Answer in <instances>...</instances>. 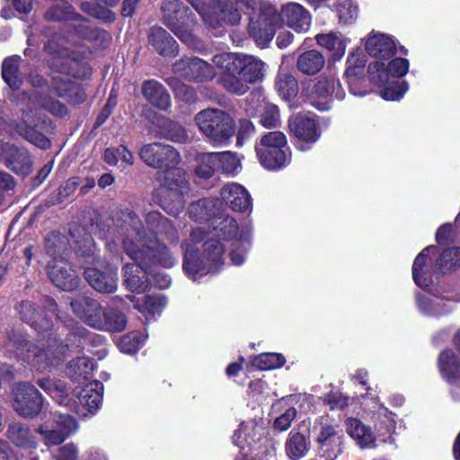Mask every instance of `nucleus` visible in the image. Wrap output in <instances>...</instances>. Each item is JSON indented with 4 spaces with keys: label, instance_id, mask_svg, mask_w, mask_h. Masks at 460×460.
<instances>
[{
    "label": "nucleus",
    "instance_id": "1",
    "mask_svg": "<svg viewBox=\"0 0 460 460\" xmlns=\"http://www.w3.org/2000/svg\"><path fill=\"white\" fill-rule=\"evenodd\" d=\"M138 155L148 167L163 171L160 190L166 193L172 201L167 202L164 199L160 205L167 214L177 217L184 209L183 198L190 190L186 172L179 167L181 161L180 152L171 145L153 142L143 145Z\"/></svg>",
    "mask_w": 460,
    "mask_h": 460
},
{
    "label": "nucleus",
    "instance_id": "2",
    "mask_svg": "<svg viewBox=\"0 0 460 460\" xmlns=\"http://www.w3.org/2000/svg\"><path fill=\"white\" fill-rule=\"evenodd\" d=\"M214 64L222 69L217 83L228 93L242 96L250 84L264 77L265 63L251 55L222 53L213 58Z\"/></svg>",
    "mask_w": 460,
    "mask_h": 460
},
{
    "label": "nucleus",
    "instance_id": "3",
    "mask_svg": "<svg viewBox=\"0 0 460 460\" xmlns=\"http://www.w3.org/2000/svg\"><path fill=\"white\" fill-rule=\"evenodd\" d=\"M123 250L146 273H153L157 268L172 269L178 262L171 246L159 239L157 233L142 231L137 243L132 238H126Z\"/></svg>",
    "mask_w": 460,
    "mask_h": 460
},
{
    "label": "nucleus",
    "instance_id": "4",
    "mask_svg": "<svg viewBox=\"0 0 460 460\" xmlns=\"http://www.w3.org/2000/svg\"><path fill=\"white\" fill-rule=\"evenodd\" d=\"M6 348L16 361L40 372L62 362L59 353L31 338L27 332L11 329L6 332Z\"/></svg>",
    "mask_w": 460,
    "mask_h": 460
},
{
    "label": "nucleus",
    "instance_id": "5",
    "mask_svg": "<svg viewBox=\"0 0 460 460\" xmlns=\"http://www.w3.org/2000/svg\"><path fill=\"white\" fill-rule=\"evenodd\" d=\"M199 131L213 146H228L236 132L234 118L221 109H205L195 115Z\"/></svg>",
    "mask_w": 460,
    "mask_h": 460
},
{
    "label": "nucleus",
    "instance_id": "6",
    "mask_svg": "<svg viewBox=\"0 0 460 460\" xmlns=\"http://www.w3.org/2000/svg\"><path fill=\"white\" fill-rule=\"evenodd\" d=\"M255 150L261 166L270 171L281 170L291 162V150L286 135L281 131L263 135Z\"/></svg>",
    "mask_w": 460,
    "mask_h": 460
},
{
    "label": "nucleus",
    "instance_id": "7",
    "mask_svg": "<svg viewBox=\"0 0 460 460\" xmlns=\"http://www.w3.org/2000/svg\"><path fill=\"white\" fill-rule=\"evenodd\" d=\"M57 238L58 236L52 234L51 235L48 234L45 240L47 252L53 255V258L47 263L46 272L54 286L64 291L71 292L79 287L81 279L67 260L55 256L58 252V249L52 239Z\"/></svg>",
    "mask_w": 460,
    "mask_h": 460
},
{
    "label": "nucleus",
    "instance_id": "8",
    "mask_svg": "<svg viewBox=\"0 0 460 460\" xmlns=\"http://www.w3.org/2000/svg\"><path fill=\"white\" fill-rule=\"evenodd\" d=\"M317 455L324 460H335L344 450L345 436L341 429L323 420L314 421L309 429Z\"/></svg>",
    "mask_w": 460,
    "mask_h": 460
},
{
    "label": "nucleus",
    "instance_id": "9",
    "mask_svg": "<svg viewBox=\"0 0 460 460\" xmlns=\"http://www.w3.org/2000/svg\"><path fill=\"white\" fill-rule=\"evenodd\" d=\"M281 27V17L278 9L272 4L263 5L256 19L250 18L248 34L255 44L264 49L274 38L276 31Z\"/></svg>",
    "mask_w": 460,
    "mask_h": 460
},
{
    "label": "nucleus",
    "instance_id": "10",
    "mask_svg": "<svg viewBox=\"0 0 460 460\" xmlns=\"http://www.w3.org/2000/svg\"><path fill=\"white\" fill-rule=\"evenodd\" d=\"M289 134L295 138V147L302 152L311 150L322 136L318 121L305 114L298 113L288 119Z\"/></svg>",
    "mask_w": 460,
    "mask_h": 460
},
{
    "label": "nucleus",
    "instance_id": "11",
    "mask_svg": "<svg viewBox=\"0 0 460 460\" xmlns=\"http://www.w3.org/2000/svg\"><path fill=\"white\" fill-rule=\"evenodd\" d=\"M13 408L25 419H34L44 407L41 393L29 382H18L13 388Z\"/></svg>",
    "mask_w": 460,
    "mask_h": 460
},
{
    "label": "nucleus",
    "instance_id": "12",
    "mask_svg": "<svg viewBox=\"0 0 460 460\" xmlns=\"http://www.w3.org/2000/svg\"><path fill=\"white\" fill-rule=\"evenodd\" d=\"M437 367L441 379L450 387L452 399L460 402V356L453 349L447 348L438 355Z\"/></svg>",
    "mask_w": 460,
    "mask_h": 460
},
{
    "label": "nucleus",
    "instance_id": "13",
    "mask_svg": "<svg viewBox=\"0 0 460 460\" xmlns=\"http://www.w3.org/2000/svg\"><path fill=\"white\" fill-rule=\"evenodd\" d=\"M172 68L181 77L193 83L208 82L216 75L213 66L197 57L184 56L172 65Z\"/></svg>",
    "mask_w": 460,
    "mask_h": 460
},
{
    "label": "nucleus",
    "instance_id": "14",
    "mask_svg": "<svg viewBox=\"0 0 460 460\" xmlns=\"http://www.w3.org/2000/svg\"><path fill=\"white\" fill-rule=\"evenodd\" d=\"M162 22L172 32L177 34L192 22L194 15L181 0H163L161 4Z\"/></svg>",
    "mask_w": 460,
    "mask_h": 460
},
{
    "label": "nucleus",
    "instance_id": "15",
    "mask_svg": "<svg viewBox=\"0 0 460 460\" xmlns=\"http://www.w3.org/2000/svg\"><path fill=\"white\" fill-rule=\"evenodd\" d=\"M15 310L22 322L28 324L38 334H48L52 330V319L36 303L31 300H22L16 305Z\"/></svg>",
    "mask_w": 460,
    "mask_h": 460
},
{
    "label": "nucleus",
    "instance_id": "16",
    "mask_svg": "<svg viewBox=\"0 0 460 460\" xmlns=\"http://www.w3.org/2000/svg\"><path fill=\"white\" fill-rule=\"evenodd\" d=\"M50 69L75 79H89L93 69L84 57L79 53H72L66 57L53 58L49 61Z\"/></svg>",
    "mask_w": 460,
    "mask_h": 460
},
{
    "label": "nucleus",
    "instance_id": "17",
    "mask_svg": "<svg viewBox=\"0 0 460 460\" xmlns=\"http://www.w3.org/2000/svg\"><path fill=\"white\" fill-rule=\"evenodd\" d=\"M70 305L78 318L89 327L98 331L102 323V314L104 311V306L96 299L86 296L73 299L70 302Z\"/></svg>",
    "mask_w": 460,
    "mask_h": 460
},
{
    "label": "nucleus",
    "instance_id": "18",
    "mask_svg": "<svg viewBox=\"0 0 460 460\" xmlns=\"http://www.w3.org/2000/svg\"><path fill=\"white\" fill-rule=\"evenodd\" d=\"M84 277L87 283L99 293L111 294L117 290L118 272L116 269L87 267L84 269Z\"/></svg>",
    "mask_w": 460,
    "mask_h": 460
},
{
    "label": "nucleus",
    "instance_id": "19",
    "mask_svg": "<svg viewBox=\"0 0 460 460\" xmlns=\"http://www.w3.org/2000/svg\"><path fill=\"white\" fill-rule=\"evenodd\" d=\"M147 41L152 49L164 58H173L179 54L177 41L163 27H151L147 34Z\"/></svg>",
    "mask_w": 460,
    "mask_h": 460
},
{
    "label": "nucleus",
    "instance_id": "20",
    "mask_svg": "<svg viewBox=\"0 0 460 460\" xmlns=\"http://www.w3.org/2000/svg\"><path fill=\"white\" fill-rule=\"evenodd\" d=\"M222 200L233 211L251 212L252 201L248 190L241 184L233 182L225 185L220 191Z\"/></svg>",
    "mask_w": 460,
    "mask_h": 460
},
{
    "label": "nucleus",
    "instance_id": "21",
    "mask_svg": "<svg viewBox=\"0 0 460 460\" xmlns=\"http://www.w3.org/2000/svg\"><path fill=\"white\" fill-rule=\"evenodd\" d=\"M279 15L281 17V25L285 22L296 32H305L310 28L311 14L300 4L289 2L283 4Z\"/></svg>",
    "mask_w": 460,
    "mask_h": 460
},
{
    "label": "nucleus",
    "instance_id": "22",
    "mask_svg": "<svg viewBox=\"0 0 460 460\" xmlns=\"http://www.w3.org/2000/svg\"><path fill=\"white\" fill-rule=\"evenodd\" d=\"M141 93L145 100L155 109L164 112L171 111V95L159 81L155 79L144 80L141 84Z\"/></svg>",
    "mask_w": 460,
    "mask_h": 460
},
{
    "label": "nucleus",
    "instance_id": "23",
    "mask_svg": "<svg viewBox=\"0 0 460 460\" xmlns=\"http://www.w3.org/2000/svg\"><path fill=\"white\" fill-rule=\"evenodd\" d=\"M431 251H438L436 245L425 247L414 259L412 264V279L414 283L420 288H430L433 283L432 277L435 275L434 267H429L430 258L429 253Z\"/></svg>",
    "mask_w": 460,
    "mask_h": 460
},
{
    "label": "nucleus",
    "instance_id": "24",
    "mask_svg": "<svg viewBox=\"0 0 460 460\" xmlns=\"http://www.w3.org/2000/svg\"><path fill=\"white\" fill-rule=\"evenodd\" d=\"M57 424L59 429H46L43 425H40L35 429V431L42 437L44 444L47 447L62 444L77 428L76 420L70 415H60Z\"/></svg>",
    "mask_w": 460,
    "mask_h": 460
},
{
    "label": "nucleus",
    "instance_id": "25",
    "mask_svg": "<svg viewBox=\"0 0 460 460\" xmlns=\"http://www.w3.org/2000/svg\"><path fill=\"white\" fill-rule=\"evenodd\" d=\"M153 132L158 138L174 143H185L188 139L186 129L181 123L165 116H157L152 121Z\"/></svg>",
    "mask_w": 460,
    "mask_h": 460
},
{
    "label": "nucleus",
    "instance_id": "26",
    "mask_svg": "<svg viewBox=\"0 0 460 460\" xmlns=\"http://www.w3.org/2000/svg\"><path fill=\"white\" fill-rule=\"evenodd\" d=\"M5 437L17 448L32 451L38 447L37 438L30 426L20 421L8 424Z\"/></svg>",
    "mask_w": 460,
    "mask_h": 460
},
{
    "label": "nucleus",
    "instance_id": "27",
    "mask_svg": "<svg viewBox=\"0 0 460 460\" xmlns=\"http://www.w3.org/2000/svg\"><path fill=\"white\" fill-rule=\"evenodd\" d=\"M66 340L68 346L78 351H83L102 345L105 341V337L76 323L72 326L66 334Z\"/></svg>",
    "mask_w": 460,
    "mask_h": 460
},
{
    "label": "nucleus",
    "instance_id": "28",
    "mask_svg": "<svg viewBox=\"0 0 460 460\" xmlns=\"http://www.w3.org/2000/svg\"><path fill=\"white\" fill-rule=\"evenodd\" d=\"M113 224L117 232L123 237L122 242L126 238H131L132 234H135L138 241L142 236V231H146L137 214L130 208L121 209L113 219Z\"/></svg>",
    "mask_w": 460,
    "mask_h": 460
},
{
    "label": "nucleus",
    "instance_id": "29",
    "mask_svg": "<svg viewBox=\"0 0 460 460\" xmlns=\"http://www.w3.org/2000/svg\"><path fill=\"white\" fill-rule=\"evenodd\" d=\"M365 50L369 56L385 61L389 60L395 55L396 44L387 34L376 33L367 37Z\"/></svg>",
    "mask_w": 460,
    "mask_h": 460
},
{
    "label": "nucleus",
    "instance_id": "30",
    "mask_svg": "<svg viewBox=\"0 0 460 460\" xmlns=\"http://www.w3.org/2000/svg\"><path fill=\"white\" fill-rule=\"evenodd\" d=\"M22 58L19 55H12L4 58L1 65L3 81L13 92L21 90L25 75L21 70Z\"/></svg>",
    "mask_w": 460,
    "mask_h": 460
},
{
    "label": "nucleus",
    "instance_id": "31",
    "mask_svg": "<svg viewBox=\"0 0 460 460\" xmlns=\"http://www.w3.org/2000/svg\"><path fill=\"white\" fill-rule=\"evenodd\" d=\"M367 61L366 55L360 48H357L353 51L349 52L347 58V67L344 75L348 77L349 91L354 95H364L366 93L355 92L352 85L364 80L363 75Z\"/></svg>",
    "mask_w": 460,
    "mask_h": 460
},
{
    "label": "nucleus",
    "instance_id": "32",
    "mask_svg": "<svg viewBox=\"0 0 460 460\" xmlns=\"http://www.w3.org/2000/svg\"><path fill=\"white\" fill-rule=\"evenodd\" d=\"M122 273L124 285L133 293H145L151 285L150 273L143 271L134 261L126 263L122 268Z\"/></svg>",
    "mask_w": 460,
    "mask_h": 460
},
{
    "label": "nucleus",
    "instance_id": "33",
    "mask_svg": "<svg viewBox=\"0 0 460 460\" xmlns=\"http://www.w3.org/2000/svg\"><path fill=\"white\" fill-rule=\"evenodd\" d=\"M5 166L14 173L29 175L33 169V162L27 149L12 145L7 152Z\"/></svg>",
    "mask_w": 460,
    "mask_h": 460
},
{
    "label": "nucleus",
    "instance_id": "34",
    "mask_svg": "<svg viewBox=\"0 0 460 460\" xmlns=\"http://www.w3.org/2000/svg\"><path fill=\"white\" fill-rule=\"evenodd\" d=\"M44 18L50 22H90L87 17L77 13L72 4L66 1L49 6L45 12Z\"/></svg>",
    "mask_w": 460,
    "mask_h": 460
},
{
    "label": "nucleus",
    "instance_id": "35",
    "mask_svg": "<svg viewBox=\"0 0 460 460\" xmlns=\"http://www.w3.org/2000/svg\"><path fill=\"white\" fill-rule=\"evenodd\" d=\"M312 94L319 99L334 97L341 101L345 97V91L334 76H321L314 84Z\"/></svg>",
    "mask_w": 460,
    "mask_h": 460
},
{
    "label": "nucleus",
    "instance_id": "36",
    "mask_svg": "<svg viewBox=\"0 0 460 460\" xmlns=\"http://www.w3.org/2000/svg\"><path fill=\"white\" fill-rule=\"evenodd\" d=\"M275 89L286 102H293L297 97L299 87L296 78L288 70H279L275 77Z\"/></svg>",
    "mask_w": 460,
    "mask_h": 460
},
{
    "label": "nucleus",
    "instance_id": "37",
    "mask_svg": "<svg viewBox=\"0 0 460 460\" xmlns=\"http://www.w3.org/2000/svg\"><path fill=\"white\" fill-rule=\"evenodd\" d=\"M225 245L216 238H208L203 243V255L207 260L208 271L218 272L224 264Z\"/></svg>",
    "mask_w": 460,
    "mask_h": 460
},
{
    "label": "nucleus",
    "instance_id": "38",
    "mask_svg": "<svg viewBox=\"0 0 460 460\" xmlns=\"http://www.w3.org/2000/svg\"><path fill=\"white\" fill-rule=\"evenodd\" d=\"M325 58L323 54L315 49L302 52L296 59V68L306 75L318 74L323 67Z\"/></svg>",
    "mask_w": 460,
    "mask_h": 460
},
{
    "label": "nucleus",
    "instance_id": "39",
    "mask_svg": "<svg viewBox=\"0 0 460 460\" xmlns=\"http://www.w3.org/2000/svg\"><path fill=\"white\" fill-rule=\"evenodd\" d=\"M460 267V247L446 248L438 256L434 263V273L437 277L445 275Z\"/></svg>",
    "mask_w": 460,
    "mask_h": 460
},
{
    "label": "nucleus",
    "instance_id": "40",
    "mask_svg": "<svg viewBox=\"0 0 460 460\" xmlns=\"http://www.w3.org/2000/svg\"><path fill=\"white\" fill-rule=\"evenodd\" d=\"M80 404L87 409L90 413H95L102 403L103 385L100 381H94L84 387L78 396Z\"/></svg>",
    "mask_w": 460,
    "mask_h": 460
},
{
    "label": "nucleus",
    "instance_id": "41",
    "mask_svg": "<svg viewBox=\"0 0 460 460\" xmlns=\"http://www.w3.org/2000/svg\"><path fill=\"white\" fill-rule=\"evenodd\" d=\"M127 323L128 319L124 313L114 307L105 306L98 331L121 332L126 329Z\"/></svg>",
    "mask_w": 460,
    "mask_h": 460
},
{
    "label": "nucleus",
    "instance_id": "42",
    "mask_svg": "<svg viewBox=\"0 0 460 460\" xmlns=\"http://www.w3.org/2000/svg\"><path fill=\"white\" fill-rule=\"evenodd\" d=\"M218 238L225 241L236 240L241 233L237 221L230 216L217 217L209 224Z\"/></svg>",
    "mask_w": 460,
    "mask_h": 460
},
{
    "label": "nucleus",
    "instance_id": "43",
    "mask_svg": "<svg viewBox=\"0 0 460 460\" xmlns=\"http://www.w3.org/2000/svg\"><path fill=\"white\" fill-rule=\"evenodd\" d=\"M94 370V361L89 357H77L72 359L66 367L68 376L74 382H85L89 380Z\"/></svg>",
    "mask_w": 460,
    "mask_h": 460
},
{
    "label": "nucleus",
    "instance_id": "44",
    "mask_svg": "<svg viewBox=\"0 0 460 460\" xmlns=\"http://www.w3.org/2000/svg\"><path fill=\"white\" fill-rule=\"evenodd\" d=\"M216 201L211 199H200L190 204L188 214L191 220L197 223L213 222L217 217L215 215Z\"/></svg>",
    "mask_w": 460,
    "mask_h": 460
},
{
    "label": "nucleus",
    "instance_id": "45",
    "mask_svg": "<svg viewBox=\"0 0 460 460\" xmlns=\"http://www.w3.org/2000/svg\"><path fill=\"white\" fill-rule=\"evenodd\" d=\"M252 243V230L249 226L243 227L239 237L232 243V250L229 253L230 260L236 266L242 265Z\"/></svg>",
    "mask_w": 460,
    "mask_h": 460
},
{
    "label": "nucleus",
    "instance_id": "46",
    "mask_svg": "<svg viewBox=\"0 0 460 460\" xmlns=\"http://www.w3.org/2000/svg\"><path fill=\"white\" fill-rule=\"evenodd\" d=\"M72 31L78 38L99 42L102 46L108 45L112 40L111 34L108 31L98 27H92L85 23L74 24Z\"/></svg>",
    "mask_w": 460,
    "mask_h": 460
},
{
    "label": "nucleus",
    "instance_id": "47",
    "mask_svg": "<svg viewBox=\"0 0 460 460\" xmlns=\"http://www.w3.org/2000/svg\"><path fill=\"white\" fill-rule=\"evenodd\" d=\"M287 455L294 460L305 456L310 448V440L303 433L291 430L285 444Z\"/></svg>",
    "mask_w": 460,
    "mask_h": 460
},
{
    "label": "nucleus",
    "instance_id": "48",
    "mask_svg": "<svg viewBox=\"0 0 460 460\" xmlns=\"http://www.w3.org/2000/svg\"><path fill=\"white\" fill-rule=\"evenodd\" d=\"M347 433L357 440L360 447H368L375 443V436L369 427L357 418H349L346 420Z\"/></svg>",
    "mask_w": 460,
    "mask_h": 460
},
{
    "label": "nucleus",
    "instance_id": "49",
    "mask_svg": "<svg viewBox=\"0 0 460 460\" xmlns=\"http://www.w3.org/2000/svg\"><path fill=\"white\" fill-rule=\"evenodd\" d=\"M79 7L83 13L106 24H112L116 21V13L104 5L101 0L84 1L80 4Z\"/></svg>",
    "mask_w": 460,
    "mask_h": 460
},
{
    "label": "nucleus",
    "instance_id": "50",
    "mask_svg": "<svg viewBox=\"0 0 460 460\" xmlns=\"http://www.w3.org/2000/svg\"><path fill=\"white\" fill-rule=\"evenodd\" d=\"M14 130L20 137L42 150H48L51 147L49 138L37 130L36 127H31L25 121L18 122Z\"/></svg>",
    "mask_w": 460,
    "mask_h": 460
},
{
    "label": "nucleus",
    "instance_id": "51",
    "mask_svg": "<svg viewBox=\"0 0 460 460\" xmlns=\"http://www.w3.org/2000/svg\"><path fill=\"white\" fill-rule=\"evenodd\" d=\"M315 39L319 46L333 51L332 58L334 60L341 59L345 54V40L339 38L336 33L318 34Z\"/></svg>",
    "mask_w": 460,
    "mask_h": 460
},
{
    "label": "nucleus",
    "instance_id": "52",
    "mask_svg": "<svg viewBox=\"0 0 460 460\" xmlns=\"http://www.w3.org/2000/svg\"><path fill=\"white\" fill-rule=\"evenodd\" d=\"M182 269L186 275L195 277L205 270L204 261L201 259L199 251L189 246L183 254Z\"/></svg>",
    "mask_w": 460,
    "mask_h": 460
},
{
    "label": "nucleus",
    "instance_id": "53",
    "mask_svg": "<svg viewBox=\"0 0 460 460\" xmlns=\"http://www.w3.org/2000/svg\"><path fill=\"white\" fill-rule=\"evenodd\" d=\"M217 161L215 153L199 155L197 158L198 165L195 168L197 177L204 180H208L213 177L215 172H218Z\"/></svg>",
    "mask_w": 460,
    "mask_h": 460
},
{
    "label": "nucleus",
    "instance_id": "54",
    "mask_svg": "<svg viewBox=\"0 0 460 460\" xmlns=\"http://www.w3.org/2000/svg\"><path fill=\"white\" fill-rule=\"evenodd\" d=\"M252 363L260 370H271L283 367L286 358L281 353L264 352L255 356Z\"/></svg>",
    "mask_w": 460,
    "mask_h": 460
},
{
    "label": "nucleus",
    "instance_id": "55",
    "mask_svg": "<svg viewBox=\"0 0 460 460\" xmlns=\"http://www.w3.org/2000/svg\"><path fill=\"white\" fill-rule=\"evenodd\" d=\"M332 1L333 4L331 8L337 13L340 23L349 24L356 20L358 13L357 4H354L350 0H345L342 3H337L336 0Z\"/></svg>",
    "mask_w": 460,
    "mask_h": 460
},
{
    "label": "nucleus",
    "instance_id": "56",
    "mask_svg": "<svg viewBox=\"0 0 460 460\" xmlns=\"http://www.w3.org/2000/svg\"><path fill=\"white\" fill-rule=\"evenodd\" d=\"M167 84L173 89L175 97L187 104L195 103L198 100L195 89L175 77L167 80Z\"/></svg>",
    "mask_w": 460,
    "mask_h": 460
},
{
    "label": "nucleus",
    "instance_id": "57",
    "mask_svg": "<svg viewBox=\"0 0 460 460\" xmlns=\"http://www.w3.org/2000/svg\"><path fill=\"white\" fill-rule=\"evenodd\" d=\"M409 85L405 80L389 81L379 91L380 96L385 101H399L408 91Z\"/></svg>",
    "mask_w": 460,
    "mask_h": 460
},
{
    "label": "nucleus",
    "instance_id": "58",
    "mask_svg": "<svg viewBox=\"0 0 460 460\" xmlns=\"http://www.w3.org/2000/svg\"><path fill=\"white\" fill-rule=\"evenodd\" d=\"M367 71L370 83L379 88L390 81V74L384 61L376 60L370 62Z\"/></svg>",
    "mask_w": 460,
    "mask_h": 460
},
{
    "label": "nucleus",
    "instance_id": "59",
    "mask_svg": "<svg viewBox=\"0 0 460 460\" xmlns=\"http://www.w3.org/2000/svg\"><path fill=\"white\" fill-rule=\"evenodd\" d=\"M166 305V298L162 295H146L143 304L138 306V310L146 314V318L154 317L160 314Z\"/></svg>",
    "mask_w": 460,
    "mask_h": 460
},
{
    "label": "nucleus",
    "instance_id": "60",
    "mask_svg": "<svg viewBox=\"0 0 460 460\" xmlns=\"http://www.w3.org/2000/svg\"><path fill=\"white\" fill-rule=\"evenodd\" d=\"M174 35L177 36L190 49L195 52L204 54L208 51V46L206 43L192 32L190 29V25L184 27Z\"/></svg>",
    "mask_w": 460,
    "mask_h": 460
},
{
    "label": "nucleus",
    "instance_id": "61",
    "mask_svg": "<svg viewBox=\"0 0 460 460\" xmlns=\"http://www.w3.org/2000/svg\"><path fill=\"white\" fill-rule=\"evenodd\" d=\"M78 186L76 179L70 178L62 183L58 189L53 190L48 197L49 205H58L62 203L66 198L75 192Z\"/></svg>",
    "mask_w": 460,
    "mask_h": 460
},
{
    "label": "nucleus",
    "instance_id": "62",
    "mask_svg": "<svg viewBox=\"0 0 460 460\" xmlns=\"http://www.w3.org/2000/svg\"><path fill=\"white\" fill-rule=\"evenodd\" d=\"M215 154L217 160L218 172L226 174H234L237 172L241 164L235 155L227 151Z\"/></svg>",
    "mask_w": 460,
    "mask_h": 460
},
{
    "label": "nucleus",
    "instance_id": "63",
    "mask_svg": "<svg viewBox=\"0 0 460 460\" xmlns=\"http://www.w3.org/2000/svg\"><path fill=\"white\" fill-rule=\"evenodd\" d=\"M144 340L139 332H130L120 338L118 346L120 351L134 354L141 349Z\"/></svg>",
    "mask_w": 460,
    "mask_h": 460
},
{
    "label": "nucleus",
    "instance_id": "64",
    "mask_svg": "<svg viewBox=\"0 0 460 460\" xmlns=\"http://www.w3.org/2000/svg\"><path fill=\"white\" fill-rule=\"evenodd\" d=\"M69 391L70 387L65 381L57 379L49 396L60 405L70 406L72 399L69 397Z\"/></svg>",
    "mask_w": 460,
    "mask_h": 460
}]
</instances>
